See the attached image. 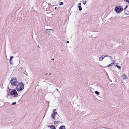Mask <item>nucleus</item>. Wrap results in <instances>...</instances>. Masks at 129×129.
I'll use <instances>...</instances> for the list:
<instances>
[{
  "label": "nucleus",
  "mask_w": 129,
  "mask_h": 129,
  "mask_svg": "<svg viewBox=\"0 0 129 129\" xmlns=\"http://www.w3.org/2000/svg\"><path fill=\"white\" fill-rule=\"evenodd\" d=\"M24 88V85L23 83L21 82L18 83L17 87V90L18 91L22 90Z\"/></svg>",
  "instance_id": "1"
},
{
  "label": "nucleus",
  "mask_w": 129,
  "mask_h": 129,
  "mask_svg": "<svg viewBox=\"0 0 129 129\" xmlns=\"http://www.w3.org/2000/svg\"><path fill=\"white\" fill-rule=\"evenodd\" d=\"M11 85L12 86H16L17 83V79L15 77H12L10 81Z\"/></svg>",
  "instance_id": "2"
},
{
  "label": "nucleus",
  "mask_w": 129,
  "mask_h": 129,
  "mask_svg": "<svg viewBox=\"0 0 129 129\" xmlns=\"http://www.w3.org/2000/svg\"><path fill=\"white\" fill-rule=\"evenodd\" d=\"M11 89H10L9 92L10 95L12 96L15 97H17L19 95L17 93L16 90H13L10 91V90H11Z\"/></svg>",
  "instance_id": "3"
},
{
  "label": "nucleus",
  "mask_w": 129,
  "mask_h": 129,
  "mask_svg": "<svg viewBox=\"0 0 129 129\" xmlns=\"http://www.w3.org/2000/svg\"><path fill=\"white\" fill-rule=\"evenodd\" d=\"M123 10V8L120 6H117L115 8V11L117 13H120Z\"/></svg>",
  "instance_id": "4"
},
{
  "label": "nucleus",
  "mask_w": 129,
  "mask_h": 129,
  "mask_svg": "<svg viewBox=\"0 0 129 129\" xmlns=\"http://www.w3.org/2000/svg\"><path fill=\"white\" fill-rule=\"evenodd\" d=\"M46 31H45L49 35H50L52 33H53V30L52 29H46L45 30Z\"/></svg>",
  "instance_id": "5"
},
{
  "label": "nucleus",
  "mask_w": 129,
  "mask_h": 129,
  "mask_svg": "<svg viewBox=\"0 0 129 129\" xmlns=\"http://www.w3.org/2000/svg\"><path fill=\"white\" fill-rule=\"evenodd\" d=\"M57 114V112H53L52 114L51 115V117L54 120H55L56 119H55V115L56 114Z\"/></svg>",
  "instance_id": "6"
},
{
  "label": "nucleus",
  "mask_w": 129,
  "mask_h": 129,
  "mask_svg": "<svg viewBox=\"0 0 129 129\" xmlns=\"http://www.w3.org/2000/svg\"><path fill=\"white\" fill-rule=\"evenodd\" d=\"M122 77L123 80H125L128 78L127 76L125 74H123L122 75Z\"/></svg>",
  "instance_id": "7"
},
{
  "label": "nucleus",
  "mask_w": 129,
  "mask_h": 129,
  "mask_svg": "<svg viewBox=\"0 0 129 129\" xmlns=\"http://www.w3.org/2000/svg\"><path fill=\"white\" fill-rule=\"evenodd\" d=\"M78 7L79 8V11H81L82 10V8L81 7V3H79Z\"/></svg>",
  "instance_id": "8"
},
{
  "label": "nucleus",
  "mask_w": 129,
  "mask_h": 129,
  "mask_svg": "<svg viewBox=\"0 0 129 129\" xmlns=\"http://www.w3.org/2000/svg\"><path fill=\"white\" fill-rule=\"evenodd\" d=\"M104 55L101 56L99 58V60L100 61H102L104 59Z\"/></svg>",
  "instance_id": "9"
},
{
  "label": "nucleus",
  "mask_w": 129,
  "mask_h": 129,
  "mask_svg": "<svg viewBox=\"0 0 129 129\" xmlns=\"http://www.w3.org/2000/svg\"><path fill=\"white\" fill-rule=\"evenodd\" d=\"M124 13L125 14L127 15L128 14V13H129L128 11L127 10H124Z\"/></svg>",
  "instance_id": "10"
},
{
  "label": "nucleus",
  "mask_w": 129,
  "mask_h": 129,
  "mask_svg": "<svg viewBox=\"0 0 129 129\" xmlns=\"http://www.w3.org/2000/svg\"><path fill=\"white\" fill-rule=\"evenodd\" d=\"M114 64V62H112V63H111V64L108 65L106 67H111V66H112V65Z\"/></svg>",
  "instance_id": "11"
},
{
  "label": "nucleus",
  "mask_w": 129,
  "mask_h": 129,
  "mask_svg": "<svg viewBox=\"0 0 129 129\" xmlns=\"http://www.w3.org/2000/svg\"><path fill=\"white\" fill-rule=\"evenodd\" d=\"M52 127H51V129H56L55 126L53 125H52Z\"/></svg>",
  "instance_id": "12"
},
{
  "label": "nucleus",
  "mask_w": 129,
  "mask_h": 129,
  "mask_svg": "<svg viewBox=\"0 0 129 129\" xmlns=\"http://www.w3.org/2000/svg\"><path fill=\"white\" fill-rule=\"evenodd\" d=\"M95 93L97 95H99L100 93L97 91H95Z\"/></svg>",
  "instance_id": "13"
},
{
  "label": "nucleus",
  "mask_w": 129,
  "mask_h": 129,
  "mask_svg": "<svg viewBox=\"0 0 129 129\" xmlns=\"http://www.w3.org/2000/svg\"><path fill=\"white\" fill-rule=\"evenodd\" d=\"M59 122L58 121H55L54 122V124H56L59 123Z\"/></svg>",
  "instance_id": "14"
},
{
  "label": "nucleus",
  "mask_w": 129,
  "mask_h": 129,
  "mask_svg": "<svg viewBox=\"0 0 129 129\" xmlns=\"http://www.w3.org/2000/svg\"><path fill=\"white\" fill-rule=\"evenodd\" d=\"M115 67H117L119 69H120L121 68V67L118 65H116L115 66Z\"/></svg>",
  "instance_id": "15"
},
{
  "label": "nucleus",
  "mask_w": 129,
  "mask_h": 129,
  "mask_svg": "<svg viewBox=\"0 0 129 129\" xmlns=\"http://www.w3.org/2000/svg\"><path fill=\"white\" fill-rule=\"evenodd\" d=\"M86 2H87L86 1H83L82 3H83V4H84V5H85V4L86 3Z\"/></svg>",
  "instance_id": "16"
},
{
  "label": "nucleus",
  "mask_w": 129,
  "mask_h": 129,
  "mask_svg": "<svg viewBox=\"0 0 129 129\" xmlns=\"http://www.w3.org/2000/svg\"><path fill=\"white\" fill-rule=\"evenodd\" d=\"M9 93L8 92L7 93V98H9Z\"/></svg>",
  "instance_id": "17"
},
{
  "label": "nucleus",
  "mask_w": 129,
  "mask_h": 129,
  "mask_svg": "<svg viewBox=\"0 0 129 129\" xmlns=\"http://www.w3.org/2000/svg\"><path fill=\"white\" fill-rule=\"evenodd\" d=\"M9 63H10V64H12L13 63H12V61L11 60H9Z\"/></svg>",
  "instance_id": "18"
},
{
  "label": "nucleus",
  "mask_w": 129,
  "mask_h": 129,
  "mask_svg": "<svg viewBox=\"0 0 129 129\" xmlns=\"http://www.w3.org/2000/svg\"><path fill=\"white\" fill-rule=\"evenodd\" d=\"M13 58V56H11L9 60H11Z\"/></svg>",
  "instance_id": "19"
},
{
  "label": "nucleus",
  "mask_w": 129,
  "mask_h": 129,
  "mask_svg": "<svg viewBox=\"0 0 129 129\" xmlns=\"http://www.w3.org/2000/svg\"><path fill=\"white\" fill-rule=\"evenodd\" d=\"M63 4V3L62 2H60V3L59 4V5H62Z\"/></svg>",
  "instance_id": "20"
},
{
  "label": "nucleus",
  "mask_w": 129,
  "mask_h": 129,
  "mask_svg": "<svg viewBox=\"0 0 129 129\" xmlns=\"http://www.w3.org/2000/svg\"><path fill=\"white\" fill-rule=\"evenodd\" d=\"M124 1L126 2H127L129 4V0H124Z\"/></svg>",
  "instance_id": "21"
},
{
  "label": "nucleus",
  "mask_w": 129,
  "mask_h": 129,
  "mask_svg": "<svg viewBox=\"0 0 129 129\" xmlns=\"http://www.w3.org/2000/svg\"><path fill=\"white\" fill-rule=\"evenodd\" d=\"M16 104V102H14L12 103V105H15Z\"/></svg>",
  "instance_id": "22"
},
{
  "label": "nucleus",
  "mask_w": 129,
  "mask_h": 129,
  "mask_svg": "<svg viewBox=\"0 0 129 129\" xmlns=\"http://www.w3.org/2000/svg\"><path fill=\"white\" fill-rule=\"evenodd\" d=\"M109 56L108 55H105V56H104V58H105V57H109Z\"/></svg>",
  "instance_id": "23"
},
{
  "label": "nucleus",
  "mask_w": 129,
  "mask_h": 129,
  "mask_svg": "<svg viewBox=\"0 0 129 129\" xmlns=\"http://www.w3.org/2000/svg\"><path fill=\"white\" fill-rule=\"evenodd\" d=\"M127 7H128L127 5H126L125 8L124 9V10H125V9Z\"/></svg>",
  "instance_id": "24"
},
{
  "label": "nucleus",
  "mask_w": 129,
  "mask_h": 129,
  "mask_svg": "<svg viewBox=\"0 0 129 129\" xmlns=\"http://www.w3.org/2000/svg\"><path fill=\"white\" fill-rule=\"evenodd\" d=\"M109 57L110 59H112V57L111 56H109Z\"/></svg>",
  "instance_id": "25"
},
{
  "label": "nucleus",
  "mask_w": 129,
  "mask_h": 129,
  "mask_svg": "<svg viewBox=\"0 0 129 129\" xmlns=\"http://www.w3.org/2000/svg\"><path fill=\"white\" fill-rule=\"evenodd\" d=\"M56 110L55 109H54L53 110V112H55V111H56Z\"/></svg>",
  "instance_id": "26"
},
{
  "label": "nucleus",
  "mask_w": 129,
  "mask_h": 129,
  "mask_svg": "<svg viewBox=\"0 0 129 129\" xmlns=\"http://www.w3.org/2000/svg\"><path fill=\"white\" fill-rule=\"evenodd\" d=\"M48 127H51H51H52V125H51V126H50V125H49V126H48Z\"/></svg>",
  "instance_id": "27"
},
{
  "label": "nucleus",
  "mask_w": 129,
  "mask_h": 129,
  "mask_svg": "<svg viewBox=\"0 0 129 129\" xmlns=\"http://www.w3.org/2000/svg\"><path fill=\"white\" fill-rule=\"evenodd\" d=\"M57 7H55L54 8V9L55 10H56V9H57Z\"/></svg>",
  "instance_id": "28"
},
{
  "label": "nucleus",
  "mask_w": 129,
  "mask_h": 129,
  "mask_svg": "<svg viewBox=\"0 0 129 129\" xmlns=\"http://www.w3.org/2000/svg\"><path fill=\"white\" fill-rule=\"evenodd\" d=\"M112 60L113 62H114V63H115V62H115V61H114V60Z\"/></svg>",
  "instance_id": "29"
},
{
  "label": "nucleus",
  "mask_w": 129,
  "mask_h": 129,
  "mask_svg": "<svg viewBox=\"0 0 129 129\" xmlns=\"http://www.w3.org/2000/svg\"><path fill=\"white\" fill-rule=\"evenodd\" d=\"M67 43H69V42L68 41H67Z\"/></svg>",
  "instance_id": "30"
},
{
  "label": "nucleus",
  "mask_w": 129,
  "mask_h": 129,
  "mask_svg": "<svg viewBox=\"0 0 129 129\" xmlns=\"http://www.w3.org/2000/svg\"><path fill=\"white\" fill-rule=\"evenodd\" d=\"M56 90H57V91H58V89H56Z\"/></svg>",
  "instance_id": "31"
},
{
  "label": "nucleus",
  "mask_w": 129,
  "mask_h": 129,
  "mask_svg": "<svg viewBox=\"0 0 129 129\" xmlns=\"http://www.w3.org/2000/svg\"><path fill=\"white\" fill-rule=\"evenodd\" d=\"M38 47H39V48H40V47H39V45H38Z\"/></svg>",
  "instance_id": "32"
},
{
  "label": "nucleus",
  "mask_w": 129,
  "mask_h": 129,
  "mask_svg": "<svg viewBox=\"0 0 129 129\" xmlns=\"http://www.w3.org/2000/svg\"><path fill=\"white\" fill-rule=\"evenodd\" d=\"M115 64H118V63H115Z\"/></svg>",
  "instance_id": "33"
},
{
  "label": "nucleus",
  "mask_w": 129,
  "mask_h": 129,
  "mask_svg": "<svg viewBox=\"0 0 129 129\" xmlns=\"http://www.w3.org/2000/svg\"><path fill=\"white\" fill-rule=\"evenodd\" d=\"M49 75H51V73H50Z\"/></svg>",
  "instance_id": "34"
},
{
  "label": "nucleus",
  "mask_w": 129,
  "mask_h": 129,
  "mask_svg": "<svg viewBox=\"0 0 129 129\" xmlns=\"http://www.w3.org/2000/svg\"><path fill=\"white\" fill-rule=\"evenodd\" d=\"M47 74L48 73H47L46 74V75H47Z\"/></svg>",
  "instance_id": "35"
}]
</instances>
